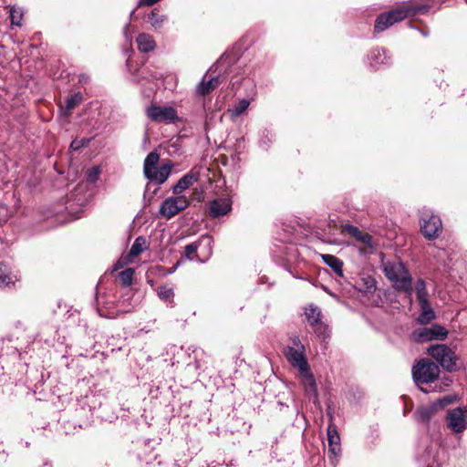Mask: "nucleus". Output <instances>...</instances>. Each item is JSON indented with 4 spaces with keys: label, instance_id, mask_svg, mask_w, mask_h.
Segmentation results:
<instances>
[{
    "label": "nucleus",
    "instance_id": "obj_18",
    "mask_svg": "<svg viewBox=\"0 0 467 467\" xmlns=\"http://www.w3.org/2000/svg\"><path fill=\"white\" fill-rule=\"evenodd\" d=\"M83 100V96L81 92H76L75 94L69 96L66 99L65 105L60 104L59 109L61 115L64 117H67L71 114V111L81 103Z\"/></svg>",
    "mask_w": 467,
    "mask_h": 467
},
{
    "label": "nucleus",
    "instance_id": "obj_3",
    "mask_svg": "<svg viewBox=\"0 0 467 467\" xmlns=\"http://www.w3.org/2000/svg\"><path fill=\"white\" fill-rule=\"evenodd\" d=\"M427 352L448 372L457 371L461 368L458 356L444 344L431 346L428 348Z\"/></svg>",
    "mask_w": 467,
    "mask_h": 467
},
{
    "label": "nucleus",
    "instance_id": "obj_1",
    "mask_svg": "<svg viewBox=\"0 0 467 467\" xmlns=\"http://www.w3.org/2000/svg\"><path fill=\"white\" fill-rule=\"evenodd\" d=\"M429 10L428 5H419L412 0L404 2L397 8L379 15L375 21L374 30L376 33L383 32L395 23L418 15H424Z\"/></svg>",
    "mask_w": 467,
    "mask_h": 467
},
{
    "label": "nucleus",
    "instance_id": "obj_32",
    "mask_svg": "<svg viewBox=\"0 0 467 467\" xmlns=\"http://www.w3.org/2000/svg\"><path fill=\"white\" fill-rule=\"evenodd\" d=\"M412 338L416 342H425L433 340V336L431 327H425L416 330L412 333Z\"/></svg>",
    "mask_w": 467,
    "mask_h": 467
},
{
    "label": "nucleus",
    "instance_id": "obj_22",
    "mask_svg": "<svg viewBox=\"0 0 467 467\" xmlns=\"http://www.w3.org/2000/svg\"><path fill=\"white\" fill-rule=\"evenodd\" d=\"M17 281L16 275H12L10 268L4 263H0V287H6Z\"/></svg>",
    "mask_w": 467,
    "mask_h": 467
},
{
    "label": "nucleus",
    "instance_id": "obj_17",
    "mask_svg": "<svg viewBox=\"0 0 467 467\" xmlns=\"http://www.w3.org/2000/svg\"><path fill=\"white\" fill-rule=\"evenodd\" d=\"M390 57L387 56L383 48H373L368 54V61L371 67L378 68L382 65L389 64Z\"/></svg>",
    "mask_w": 467,
    "mask_h": 467
},
{
    "label": "nucleus",
    "instance_id": "obj_20",
    "mask_svg": "<svg viewBox=\"0 0 467 467\" xmlns=\"http://www.w3.org/2000/svg\"><path fill=\"white\" fill-rule=\"evenodd\" d=\"M437 411L435 406L431 403L419 407L414 415L417 421L427 423Z\"/></svg>",
    "mask_w": 467,
    "mask_h": 467
},
{
    "label": "nucleus",
    "instance_id": "obj_21",
    "mask_svg": "<svg viewBox=\"0 0 467 467\" xmlns=\"http://www.w3.org/2000/svg\"><path fill=\"white\" fill-rule=\"evenodd\" d=\"M356 238L355 246L358 247L361 254L372 252L374 249V242L372 235H354Z\"/></svg>",
    "mask_w": 467,
    "mask_h": 467
},
{
    "label": "nucleus",
    "instance_id": "obj_4",
    "mask_svg": "<svg viewBox=\"0 0 467 467\" xmlns=\"http://www.w3.org/2000/svg\"><path fill=\"white\" fill-rule=\"evenodd\" d=\"M412 378L417 384L431 383L440 375V368L430 359L422 358L412 367Z\"/></svg>",
    "mask_w": 467,
    "mask_h": 467
},
{
    "label": "nucleus",
    "instance_id": "obj_7",
    "mask_svg": "<svg viewBox=\"0 0 467 467\" xmlns=\"http://www.w3.org/2000/svg\"><path fill=\"white\" fill-rule=\"evenodd\" d=\"M147 116L154 122L172 123L177 119V112L172 107L150 106Z\"/></svg>",
    "mask_w": 467,
    "mask_h": 467
},
{
    "label": "nucleus",
    "instance_id": "obj_25",
    "mask_svg": "<svg viewBox=\"0 0 467 467\" xmlns=\"http://www.w3.org/2000/svg\"><path fill=\"white\" fill-rule=\"evenodd\" d=\"M202 243H204L205 245L210 246L211 243H212L211 235H205L203 238H202L199 241L198 244L193 243V244H188L185 247V254H186V256L188 259L193 260L195 257H199V255L197 254V250H198L199 245Z\"/></svg>",
    "mask_w": 467,
    "mask_h": 467
},
{
    "label": "nucleus",
    "instance_id": "obj_23",
    "mask_svg": "<svg viewBox=\"0 0 467 467\" xmlns=\"http://www.w3.org/2000/svg\"><path fill=\"white\" fill-rule=\"evenodd\" d=\"M319 256L337 275L343 276V262L340 259L332 254H319Z\"/></svg>",
    "mask_w": 467,
    "mask_h": 467
},
{
    "label": "nucleus",
    "instance_id": "obj_44",
    "mask_svg": "<svg viewBox=\"0 0 467 467\" xmlns=\"http://www.w3.org/2000/svg\"><path fill=\"white\" fill-rule=\"evenodd\" d=\"M88 78L85 75H81L79 78V82H81V83H86V82H88Z\"/></svg>",
    "mask_w": 467,
    "mask_h": 467
},
{
    "label": "nucleus",
    "instance_id": "obj_31",
    "mask_svg": "<svg viewBox=\"0 0 467 467\" xmlns=\"http://www.w3.org/2000/svg\"><path fill=\"white\" fill-rule=\"evenodd\" d=\"M420 306L421 308V313L418 317V321L420 324L425 325V324H428L432 319H434L435 315H434L433 310L431 308L430 302L426 303V306L420 305Z\"/></svg>",
    "mask_w": 467,
    "mask_h": 467
},
{
    "label": "nucleus",
    "instance_id": "obj_48",
    "mask_svg": "<svg viewBox=\"0 0 467 467\" xmlns=\"http://www.w3.org/2000/svg\"><path fill=\"white\" fill-rule=\"evenodd\" d=\"M158 190H159V188H158V187H155V188H154V190L152 191V193H151V195L150 196V198H151V197L155 194V192H156Z\"/></svg>",
    "mask_w": 467,
    "mask_h": 467
},
{
    "label": "nucleus",
    "instance_id": "obj_45",
    "mask_svg": "<svg viewBox=\"0 0 467 467\" xmlns=\"http://www.w3.org/2000/svg\"><path fill=\"white\" fill-rule=\"evenodd\" d=\"M429 241H433L438 235H425Z\"/></svg>",
    "mask_w": 467,
    "mask_h": 467
},
{
    "label": "nucleus",
    "instance_id": "obj_28",
    "mask_svg": "<svg viewBox=\"0 0 467 467\" xmlns=\"http://www.w3.org/2000/svg\"><path fill=\"white\" fill-rule=\"evenodd\" d=\"M250 100L247 99H242L236 102L233 108L228 109L230 117L234 119L242 115L249 107Z\"/></svg>",
    "mask_w": 467,
    "mask_h": 467
},
{
    "label": "nucleus",
    "instance_id": "obj_36",
    "mask_svg": "<svg viewBox=\"0 0 467 467\" xmlns=\"http://www.w3.org/2000/svg\"><path fill=\"white\" fill-rule=\"evenodd\" d=\"M100 172H101V171H100L99 166H94V167L88 169L86 171L87 182L89 183H92V184L96 183L99 179Z\"/></svg>",
    "mask_w": 467,
    "mask_h": 467
},
{
    "label": "nucleus",
    "instance_id": "obj_12",
    "mask_svg": "<svg viewBox=\"0 0 467 467\" xmlns=\"http://www.w3.org/2000/svg\"><path fill=\"white\" fill-rule=\"evenodd\" d=\"M233 202L229 197L217 198L209 202V214L219 217L227 214L232 210Z\"/></svg>",
    "mask_w": 467,
    "mask_h": 467
},
{
    "label": "nucleus",
    "instance_id": "obj_43",
    "mask_svg": "<svg viewBox=\"0 0 467 467\" xmlns=\"http://www.w3.org/2000/svg\"><path fill=\"white\" fill-rule=\"evenodd\" d=\"M220 64H221V62H220V61H218L217 63H215L214 65H213V66L210 67L209 71H213V72H215V71H216V69H217V67L220 66Z\"/></svg>",
    "mask_w": 467,
    "mask_h": 467
},
{
    "label": "nucleus",
    "instance_id": "obj_29",
    "mask_svg": "<svg viewBox=\"0 0 467 467\" xmlns=\"http://www.w3.org/2000/svg\"><path fill=\"white\" fill-rule=\"evenodd\" d=\"M148 20L154 29L162 27L164 22L167 20V16L160 14L156 9L152 10L148 16Z\"/></svg>",
    "mask_w": 467,
    "mask_h": 467
},
{
    "label": "nucleus",
    "instance_id": "obj_2",
    "mask_svg": "<svg viewBox=\"0 0 467 467\" xmlns=\"http://www.w3.org/2000/svg\"><path fill=\"white\" fill-rule=\"evenodd\" d=\"M381 266L385 276L395 290L411 295L412 277L400 261H389L382 258Z\"/></svg>",
    "mask_w": 467,
    "mask_h": 467
},
{
    "label": "nucleus",
    "instance_id": "obj_13",
    "mask_svg": "<svg viewBox=\"0 0 467 467\" xmlns=\"http://www.w3.org/2000/svg\"><path fill=\"white\" fill-rule=\"evenodd\" d=\"M327 441H328V452L333 457H337L341 451L340 446V437L337 432V427L333 423V420H330V423L327 427Z\"/></svg>",
    "mask_w": 467,
    "mask_h": 467
},
{
    "label": "nucleus",
    "instance_id": "obj_37",
    "mask_svg": "<svg viewBox=\"0 0 467 467\" xmlns=\"http://www.w3.org/2000/svg\"><path fill=\"white\" fill-rule=\"evenodd\" d=\"M431 328L433 339H444L448 335V331L440 325H433Z\"/></svg>",
    "mask_w": 467,
    "mask_h": 467
},
{
    "label": "nucleus",
    "instance_id": "obj_15",
    "mask_svg": "<svg viewBox=\"0 0 467 467\" xmlns=\"http://www.w3.org/2000/svg\"><path fill=\"white\" fill-rule=\"evenodd\" d=\"M205 77L206 76L203 77L202 80L198 84L196 88V93L198 95L204 96L211 93L220 84L223 83L226 80V78L224 76L218 75L205 81Z\"/></svg>",
    "mask_w": 467,
    "mask_h": 467
},
{
    "label": "nucleus",
    "instance_id": "obj_11",
    "mask_svg": "<svg viewBox=\"0 0 467 467\" xmlns=\"http://www.w3.org/2000/svg\"><path fill=\"white\" fill-rule=\"evenodd\" d=\"M173 168V164L171 162L162 164L158 169H154L151 171L150 174H147L145 177L150 181L146 186L144 197L149 194V192L152 186L151 182L156 183L157 185L164 183L171 173V170Z\"/></svg>",
    "mask_w": 467,
    "mask_h": 467
},
{
    "label": "nucleus",
    "instance_id": "obj_50",
    "mask_svg": "<svg viewBox=\"0 0 467 467\" xmlns=\"http://www.w3.org/2000/svg\"><path fill=\"white\" fill-rule=\"evenodd\" d=\"M134 13H135V9H133V10L130 13V18H131V17H132V16L134 15Z\"/></svg>",
    "mask_w": 467,
    "mask_h": 467
},
{
    "label": "nucleus",
    "instance_id": "obj_16",
    "mask_svg": "<svg viewBox=\"0 0 467 467\" xmlns=\"http://www.w3.org/2000/svg\"><path fill=\"white\" fill-rule=\"evenodd\" d=\"M299 372L301 375V382L306 392L309 396H313L315 399H317V383L313 374L310 372L309 366L306 367V369H300Z\"/></svg>",
    "mask_w": 467,
    "mask_h": 467
},
{
    "label": "nucleus",
    "instance_id": "obj_40",
    "mask_svg": "<svg viewBox=\"0 0 467 467\" xmlns=\"http://www.w3.org/2000/svg\"><path fill=\"white\" fill-rule=\"evenodd\" d=\"M88 143V140H74L71 144H70V148L74 150H77L84 146H87Z\"/></svg>",
    "mask_w": 467,
    "mask_h": 467
},
{
    "label": "nucleus",
    "instance_id": "obj_41",
    "mask_svg": "<svg viewBox=\"0 0 467 467\" xmlns=\"http://www.w3.org/2000/svg\"><path fill=\"white\" fill-rule=\"evenodd\" d=\"M129 26H130V25L127 24L126 26L123 29V35H124L126 40L130 42L131 41V36H130V33H129Z\"/></svg>",
    "mask_w": 467,
    "mask_h": 467
},
{
    "label": "nucleus",
    "instance_id": "obj_14",
    "mask_svg": "<svg viewBox=\"0 0 467 467\" xmlns=\"http://www.w3.org/2000/svg\"><path fill=\"white\" fill-rule=\"evenodd\" d=\"M199 180V172L191 171L183 175L172 188L174 195H183L182 192L191 188Z\"/></svg>",
    "mask_w": 467,
    "mask_h": 467
},
{
    "label": "nucleus",
    "instance_id": "obj_47",
    "mask_svg": "<svg viewBox=\"0 0 467 467\" xmlns=\"http://www.w3.org/2000/svg\"><path fill=\"white\" fill-rule=\"evenodd\" d=\"M322 236H323V238H321V240L323 242L329 243V244L333 243L331 240L325 238L327 235H322Z\"/></svg>",
    "mask_w": 467,
    "mask_h": 467
},
{
    "label": "nucleus",
    "instance_id": "obj_39",
    "mask_svg": "<svg viewBox=\"0 0 467 467\" xmlns=\"http://www.w3.org/2000/svg\"><path fill=\"white\" fill-rule=\"evenodd\" d=\"M341 234H362L358 227L354 226V225H351V224H348V223H346L343 225V229L341 231Z\"/></svg>",
    "mask_w": 467,
    "mask_h": 467
},
{
    "label": "nucleus",
    "instance_id": "obj_30",
    "mask_svg": "<svg viewBox=\"0 0 467 467\" xmlns=\"http://www.w3.org/2000/svg\"><path fill=\"white\" fill-rule=\"evenodd\" d=\"M415 290L419 305H425L429 302L428 293L426 289L425 282L422 279H419L415 285Z\"/></svg>",
    "mask_w": 467,
    "mask_h": 467
},
{
    "label": "nucleus",
    "instance_id": "obj_46",
    "mask_svg": "<svg viewBox=\"0 0 467 467\" xmlns=\"http://www.w3.org/2000/svg\"><path fill=\"white\" fill-rule=\"evenodd\" d=\"M11 18H12V24L16 25V26H19V25H20V23H19V22H16V20H15V16H14V15H11Z\"/></svg>",
    "mask_w": 467,
    "mask_h": 467
},
{
    "label": "nucleus",
    "instance_id": "obj_19",
    "mask_svg": "<svg viewBox=\"0 0 467 467\" xmlns=\"http://www.w3.org/2000/svg\"><path fill=\"white\" fill-rule=\"evenodd\" d=\"M136 43L140 52L148 53L155 49L156 43L152 36L141 33L137 36Z\"/></svg>",
    "mask_w": 467,
    "mask_h": 467
},
{
    "label": "nucleus",
    "instance_id": "obj_49",
    "mask_svg": "<svg viewBox=\"0 0 467 467\" xmlns=\"http://www.w3.org/2000/svg\"><path fill=\"white\" fill-rule=\"evenodd\" d=\"M283 231L285 232V234H292L290 232V230L288 229V227L287 228H284Z\"/></svg>",
    "mask_w": 467,
    "mask_h": 467
},
{
    "label": "nucleus",
    "instance_id": "obj_8",
    "mask_svg": "<svg viewBox=\"0 0 467 467\" xmlns=\"http://www.w3.org/2000/svg\"><path fill=\"white\" fill-rule=\"evenodd\" d=\"M148 247V243L143 235H139L134 244H132L130 252L125 254L121 255L120 258L117 261V263L114 265V270H118L119 268H122L123 266L133 263L135 258L142 253L144 250H146Z\"/></svg>",
    "mask_w": 467,
    "mask_h": 467
},
{
    "label": "nucleus",
    "instance_id": "obj_9",
    "mask_svg": "<svg viewBox=\"0 0 467 467\" xmlns=\"http://www.w3.org/2000/svg\"><path fill=\"white\" fill-rule=\"evenodd\" d=\"M446 421L452 431L462 432L467 429V410L459 407L449 410Z\"/></svg>",
    "mask_w": 467,
    "mask_h": 467
},
{
    "label": "nucleus",
    "instance_id": "obj_6",
    "mask_svg": "<svg viewBox=\"0 0 467 467\" xmlns=\"http://www.w3.org/2000/svg\"><path fill=\"white\" fill-rule=\"evenodd\" d=\"M190 204L185 195H175L166 198L161 207L160 213L165 218H171L181 211L185 210Z\"/></svg>",
    "mask_w": 467,
    "mask_h": 467
},
{
    "label": "nucleus",
    "instance_id": "obj_24",
    "mask_svg": "<svg viewBox=\"0 0 467 467\" xmlns=\"http://www.w3.org/2000/svg\"><path fill=\"white\" fill-rule=\"evenodd\" d=\"M137 306L136 302H133V293L130 290L118 303L119 311L121 313H130Z\"/></svg>",
    "mask_w": 467,
    "mask_h": 467
},
{
    "label": "nucleus",
    "instance_id": "obj_27",
    "mask_svg": "<svg viewBox=\"0 0 467 467\" xmlns=\"http://www.w3.org/2000/svg\"><path fill=\"white\" fill-rule=\"evenodd\" d=\"M305 315L307 322L311 327H315L319 324L321 311L318 309V307L313 305L308 306L307 307H306Z\"/></svg>",
    "mask_w": 467,
    "mask_h": 467
},
{
    "label": "nucleus",
    "instance_id": "obj_26",
    "mask_svg": "<svg viewBox=\"0 0 467 467\" xmlns=\"http://www.w3.org/2000/svg\"><path fill=\"white\" fill-rule=\"evenodd\" d=\"M159 160H160V155L156 151H151L147 155V157L144 160V164H143L144 176H146L147 174H150L151 171L156 169Z\"/></svg>",
    "mask_w": 467,
    "mask_h": 467
},
{
    "label": "nucleus",
    "instance_id": "obj_35",
    "mask_svg": "<svg viewBox=\"0 0 467 467\" xmlns=\"http://www.w3.org/2000/svg\"><path fill=\"white\" fill-rule=\"evenodd\" d=\"M133 275H134V269L133 268H127L121 272L119 273L118 278L119 282L125 285L129 286L131 285L133 280Z\"/></svg>",
    "mask_w": 467,
    "mask_h": 467
},
{
    "label": "nucleus",
    "instance_id": "obj_38",
    "mask_svg": "<svg viewBox=\"0 0 467 467\" xmlns=\"http://www.w3.org/2000/svg\"><path fill=\"white\" fill-rule=\"evenodd\" d=\"M451 401H452L451 398L444 397V398L439 399L437 401L433 402V405L435 406L436 410H442L443 408H445L447 405L451 403Z\"/></svg>",
    "mask_w": 467,
    "mask_h": 467
},
{
    "label": "nucleus",
    "instance_id": "obj_10",
    "mask_svg": "<svg viewBox=\"0 0 467 467\" xmlns=\"http://www.w3.org/2000/svg\"><path fill=\"white\" fill-rule=\"evenodd\" d=\"M420 234H438L442 229L440 216L430 211H423L420 218Z\"/></svg>",
    "mask_w": 467,
    "mask_h": 467
},
{
    "label": "nucleus",
    "instance_id": "obj_34",
    "mask_svg": "<svg viewBox=\"0 0 467 467\" xmlns=\"http://www.w3.org/2000/svg\"><path fill=\"white\" fill-rule=\"evenodd\" d=\"M274 137L275 135L270 130L264 129L261 131L259 147L262 148L263 150H267L270 147L271 143L273 142Z\"/></svg>",
    "mask_w": 467,
    "mask_h": 467
},
{
    "label": "nucleus",
    "instance_id": "obj_33",
    "mask_svg": "<svg viewBox=\"0 0 467 467\" xmlns=\"http://www.w3.org/2000/svg\"><path fill=\"white\" fill-rule=\"evenodd\" d=\"M159 297L164 302H172L174 292L173 288L169 285H161L157 289Z\"/></svg>",
    "mask_w": 467,
    "mask_h": 467
},
{
    "label": "nucleus",
    "instance_id": "obj_5",
    "mask_svg": "<svg viewBox=\"0 0 467 467\" xmlns=\"http://www.w3.org/2000/svg\"><path fill=\"white\" fill-rule=\"evenodd\" d=\"M285 357L289 363L298 370L306 369V367L308 366L305 356V347L296 337L291 339V345L285 350Z\"/></svg>",
    "mask_w": 467,
    "mask_h": 467
},
{
    "label": "nucleus",
    "instance_id": "obj_42",
    "mask_svg": "<svg viewBox=\"0 0 467 467\" xmlns=\"http://www.w3.org/2000/svg\"><path fill=\"white\" fill-rule=\"evenodd\" d=\"M159 0H143V5H152L157 3Z\"/></svg>",
    "mask_w": 467,
    "mask_h": 467
}]
</instances>
